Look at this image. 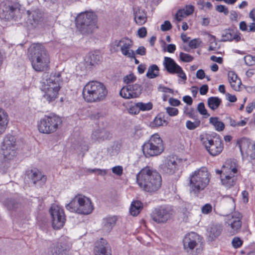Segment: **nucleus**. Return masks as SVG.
<instances>
[{"label":"nucleus","instance_id":"obj_1","mask_svg":"<svg viewBox=\"0 0 255 255\" xmlns=\"http://www.w3.org/2000/svg\"><path fill=\"white\" fill-rule=\"evenodd\" d=\"M136 182L142 190L152 193L160 188L162 179L158 172L146 167L136 175Z\"/></svg>","mask_w":255,"mask_h":255},{"label":"nucleus","instance_id":"obj_2","mask_svg":"<svg viewBox=\"0 0 255 255\" xmlns=\"http://www.w3.org/2000/svg\"><path fill=\"white\" fill-rule=\"evenodd\" d=\"M28 55L33 68L36 71L46 70L50 63L49 55L40 44H33L28 49Z\"/></svg>","mask_w":255,"mask_h":255},{"label":"nucleus","instance_id":"obj_3","mask_svg":"<svg viewBox=\"0 0 255 255\" xmlns=\"http://www.w3.org/2000/svg\"><path fill=\"white\" fill-rule=\"evenodd\" d=\"M210 180V173L205 167H201L192 172L188 177L189 192L198 196L209 184Z\"/></svg>","mask_w":255,"mask_h":255},{"label":"nucleus","instance_id":"obj_4","mask_svg":"<svg viewBox=\"0 0 255 255\" xmlns=\"http://www.w3.org/2000/svg\"><path fill=\"white\" fill-rule=\"evenodd\" d=\"M61 82L59 72L44 75L41 90L44 93L43 97L48 102L54 101L57 98Z\"/></svg>","mask_w":255,"mask_h":255},{"label":"nucleus","instance_id":"obj_5","mask_svg":"<svg viewBox=\"0 0 255 255\" xmlns=\"http://www.w3.org/2000/svg\"><path fill=\"white\" fill-rule=\"evenodd\" d=\"M107 93V90L103 84L96 81H92L87 83L84 87L82 95L86 101L91 103L104 100Z\"/></svg>","mask_w":255,"mask_h":255},{"label":"nucleus","instance_id":"obj_6","mask_svg":"<svg viewBox=\"0 0 255 255\" xmlns=\"http://www.w3.org/2000/svg\"><path fill=\"white\" fill-rule=\"evenodd\" d=\"M66 208L71 212L84 215L90 214L93 210L91 200L82 195L75 196Z\"/></svg>","mask_w":255,"mask_h":255},{"label":"nucleus","instance_id":"obj_7","mask_svg":"<svg viewBox=\"0 0 255 255\" xmlns=\"http://www.w3.org/2000/svg\"><path fill=\"white\" fill-rule=\"evenodd\" d=\"M95 15L92 12L80 13L76 18L77 28L83 34L92 33L96 27Z\"/></svg>","mask_w":255,"mask_h":255},{"label":"nucleus","instance_id":"obj_8","mask_svg":"<svg viewBox=\"0 0 255 255\" xmlns=\"http://www.w3.org/2000/svg\"><path fill=\"white\" fill-rule=\"evenodd\" d=\"M164 150L162 139L157 133L153 134L149 140L142 146V150L146 157L157 156Z\"/></svg>","mask_w":255,"mask_h":255},{"label":"nucleus","instance_id":"obj_9","mask_svg":"<svg viewBox=\"0 0 255 255\" xmlns=\"http://www.w3.org/2000/svg\"><path fill=\"white\" fill-rule=\"evenodd\" d=\"M61 123L62 120L58 116H45L38 122L37 127L40 132L50 134L56 131Z\"/></svg>","mask_w":255,"mask_h":255},{"label":"nucleus","instance_id":"obj_10","mask_svg":"<svg viewBox=\"0 0 255 255\" xmlns=\"http://www.w3.org/2000/svg\"><path fill=\"white\" fill-rule=\"evenodd\" d=\"M16 149L15 136L7 134L4 137L1 145V150L4 157L7 160L11 159L15 155Z\"/></svg>","mask_w":255,"mask_h":255},{"label":"nucleus","instance_id":"obj_11","mask_svg":"<svg viewBox=\"0 0 255 255\" xmlns=\"http://www.w3.org/2000/svg\"><path fill=\"white\" fill-rule=\"evenodd\" d=\"M173 214V210L169 206H162L155 209L151 214L152 219L157 223H165L170 219Z\"/></svg>","mask_w":255,"mask_h":255},{"label":"nucleus","instance_id":"obj_12","mask_svg":"<svg viewBox=\"0 0 255 255\" xmlns=\"http://www.w3.org/2000/svg\"><path fill=\"white\" fill-rule=\"evenodd\" d=\"M132 46V41L127 37H124L121 40H116L111 44L112 47L115 51H118L119 47L123 55L128 58H134L135 52L130 49Z\"/></svg>","mask_w":255,"mask_h":255},{"label":"nucleus","instance_id":"obj_13","mask_svg":"<svg viewBox=\"0 0 255 255\" xmlns=\"http://www.w3.org/2000/svg\"><path fill=\"white\" fill-rule=\"evenodd\" d=\"M203 144L209 153L212 156L219 155L224 148L223 141L219 136L206 138L203 141Z\"/></svg>","mask_w":255,"mask_h":255},{"label":"nucleus","instance_id":"obj_14","mask_svg":"<svg viewBox=\"0 0 255 255\" xmlns=\"http://www.w3.org/2000/svg\"><path fill=\"white\" fill-rule=\"evenodd\" d=\"M52 218V227L54 229L61 228L65 222V216L63 209L56 205H53L49 210Z\"/></svg>","mask_w":255,"mask_h":255},{"label":"nucleus","instance_id":"obj_15","mask_svg":"<svg viewBox=\"0 0 255 255\" xmlns=\"http://www.w3.org/2000/svg\"><path fill=\"white\" fill-rule=\"evenodd\" d=\"M71 243L67 237H61L51 247L50 255H69L68 251L71 247Z\"/></svg>","mask_w":255,"mask_h":255},{"label":"nucleus","instance_id":"obj_16","mask_svg":"<svg viewBox=\"0 0 255 255\" xmlns=\"http://www.w3.org/2000/svg\"><path fill=\"white\" fill-rule=\"evenodd\" d=\"M181 160L174 157H169L163 160L160 165V168L163 173L173 175L175 173L180 167Z\"/></svg>","mask_w":255,"mask_h":255},{"label":"nucleus","instance_id":"obj_17","mask_svg":"<svg viewBox=\"0 0 255 255\" xmlns=\"http://www.w3.org/2000/svg\"><path fill=\"white\" fill-rule=\"evenodd\" d=\"M201 237L194 232L187 234L183 240L184 248L187 251H191L196 248L197 253H199L202 249Z\"/></svg>","mask_w":255,"mask_h":255},{"label":"nucleus","instance_id":"obj_18","mask_svg":"<svg viewBox=\"0 0 255 255\" xmlns=\"http://www.w3.org/2000/svg\"><path fill=\"white\" fill-rule=\"evenodd\" d=\"M238 143L243 158L250 157L252 160L255 159V142H252L249 138L243 137Z\"/></svg>","mask_w":255,"mask_h":255},{"label":"nucleus","instance_id":"obj_19","mask_svg":"<svg viewBox=\"0 0 255 255\" xmlns=\"http://www.w3.org/2000/svg\"><path fill=\"white\" fill-rule=\"evenodd\" d=\"M163 65L166 71L171 74H177L183 80L186 79V76L182 68L170 57H164Z\"/></svg>","mask_w":255,"mask_h":255},{"label":"nucleus","instance_id":"obj_20","mask_svg":"<svg viewBox=\"0 0 255 255\" xmlns=\"http://www.w3.org/2000/svg\"><path fill=\"white\" fill-rule=\"evenodd\" d=\"M225 175L221 177L222 184L227 188L233 186L237 180V169L235 166H230V169H224Z\"/></svg>","mask_w":255,"mask_h":255},{"label":"nucleus","instance_id":"obj_21","mask_svg":"<svg viewBox=\"0 0 255 255\" xmlns=\"http://www.w3.org/2000/svg\"><path fill=\"white\" fill-rule=\"evenodd\" d=\"M141 86L137 84L128 85L124 87L120 91V95L125 99L138 97L141 93Z\"/></svg>","mask_w":255,"mask_h":255},{"label":"nucleus","instance_id":"obj_22","mask_svg":"<svg viewBox=\"0 0 255 255\" xmlns=\"http://www.w3.org/2000/svg\"><path fill=\"white\" fill-rule=\"evenodd\" d=\"M94 250L95 255H111L110 246L103 238L96 242Z\"/></svg>","mask_w":255,"mask_h":255},{"label":"nucleus","instance_id":"obj_23","mask_svg":"<svg viewBox=\"0 0 255 255\" xmlns=\"http://www.w3.org/2000/svg\"><path fill=\"white\" fill-rule=\"evenodd\" d=\"M28 176L32 183L37 186H41L46 181L45 176L42 175L41 172L36 169L31 170L28 174Z\"/></svg>","mask_w":255,"mask_h":255},{"label":"nucleus","instance_id":"obj_24","mask_svg":"<svg viewBox=\"0 0 255 255\" xmlns=\"http://www.w3.org/2000/svg\"><path fill=\"white\" fill-rule=\"evenodd\" d=\"M112 134L106 129H98L95 130L91 135L92 139L98 142H101L105 140H109L112 138Z\"/></svg>","mask_w":255,"mask_h":255},{"label":"nucleus","instance_id":"obj_25","mask_svg":"<svg viewBox=\"0 0 255 255\" xmlns=\"http://www.w3.org/2000/svg\"><path fill=\"white\" fill-rule=\"evenodd\" d=\"M241 33L233 29H228L225 30L222 33L221 41H235L239 42L241 40Z\"/></svg>","mask_w":255,"mask_h":255},{"label":"nucleus","instance_id":"obj_26","mask_svg":"<svg viewBox=\"0 0 255 255\" xmlns=\"http://www.w3.org/2000/svg\"><path fill=\"white\" fill-rule=\"evenodd\" d=\"M241 218V215L239 213H235L232 216L229 224L231 228L230 233L232 235H235L240 231L242 225Z\"/></svg>","mask_w":255,"mask_h":255},{"label":"nucleus","instance_id":"obj_27","mask_svg":"<svg viewBox=\"0 0 255 255\" xmlns=\"http://www.w3.org/2000/svg\"><path fill=\"white\" fill-rule=\"evenodd\" d=\"M228 78L231 87L236 91H240L242 82L237 74L233 71H230L228 72Z\"/></svg>","mask_w":255,"mask_h":255},{"label":"nucleus","instance_id":"obj_28","mask_svg":"<svg viewBox=\"0 0 255 255\" xmlns=\"http://www.w3.org/2000/svg\"><path fill=\"white\" fill-rule=\"evenodd\" d=\"M117 218L116 216H110L105 218L102 222V229L106 233H109L115 226Z\"/></svg>","mask_w":255,"mask_h":255},{"label":"nucleus","instance_id":"obj_29","mask_svg":"<svg viewBox=\"0 0 255 255\" xmlns=\"http://www.w3.org/2000/svg\"><path fill=\"white\" fill-rule=\"evenodd\" d=\"M27 13L28 15L30 23L35 26L40 21L42 17V13L39 9L27 10Z\"/></svg>","mask_w":255,"mask_h":255},{"label":"nucleus","instance_id":"obj_30","mask_svg":"<svg viewBox=\"0 0 255 255\" xmlns=\"http://www.w3.org/2000/svg\"><path fill=\"white\" fill-rule=\"evenodd\" d=\"M18 8L17 4H12L9 2L5 3L2 7V11L4 18L9 19L13 16L14 12Z\"/></svg>","mask_w":255,"mask_h":255},{"label":"nucleus","instance_id":"obj_31","mask_svg":"<svg viewBox=\"0 0 255 255\" xmlns=\"http://www.w3.org/2000/svg\"><path fill=\"white\" fill-rule=\"evenodd\" d=\"M134 18L136 24L141 25L147 20L146 14L143 10L139 8H135L134 9Z\"/></svg>","mask_w":255,"mask_h":255},{"label":"nucleus","instance_id":"obj_32","mask_svg":"<svg viewBox=\"0 0 255 255\" xmlns=\"http://www.w3.org/2000/svg\"><path fill=\"white\" fill-rule=\"evenodd\" d=\"M222 232V226L220 224L212 225L208 230V236L211 240H214L218 237Z\"/></svg>","mask_w":255,"mask_h":255},{"label":"nucleus","instance_id":"obj_33","mask_svg":"<svg viewBox=\"0 0 255 255\" xmlns=\"http://www.w3.org/2000/svg\"><path fill=\"white\" fill-rule=\"evenodd\" d=\"M8 116L2 109L0 108V134L3 133L8 123Z\"/></svg>","mask_w":255,"mask_h":255},{"label":"nucleus","instance_id":"obj_34","mask_svg":"<svg viewBox=\"0 0 255 255\" xmlns=\"http://www.w3.org/2000/svg\"><path fill=\"white\" fill-rule=\"evenodd\" d=\"M209 123L214 126L216 131H222L225 128L224 124L218 117H211L209 119Z\"/></svg>","mask_w":255,"mask_h":255},{"label":"nucleus","instance_id":"obj_35","mask_svg":"<svg viewBox=\"0 0 255 255\" xmlns=\"http://www.w3.org/2000/svg\"><path fill=\"white\" fill-rule=\"evenodd\" d=\"M142 208V203L140 201H134L131 204L129 212L131 215L135 216L139 214Z\"/></svg>","mask_w":255,"mask_h":255},{"label":"nucleus","instance_id":"obj_36","mask_svg":"<svg viewBox=\"0 0 255 255\" xmlns=\"http://www.w3.org/2000/svg\"><path fill=\"white\" fill-rule=\"evenodd\" d=\"M159 69L155 64L151 65L148 68L146 76L149 79H153L159 75Z\"/></svg>","mask_w":255,"mask_h":255},{"label":"nucleus","instance_id":"obj_37","mask_svg":"<svg viewBox=\"0 0 255 255\" xmlns=\"http://www.w3.org/2000/svg\"><path fill=\"white\" fill-rule=\"evenodd\" d=\"M208 105L212 110H216L221 103V100L217 97H211L208 99Z\"/></svg>","mask_w":255,"mask_h":255},{"label":"nucleus","instance_id":"obj_38","mask_svg":"<svg viewBox=\"0 0 255 255\" xmlns=\"http://www.w3.org/2000/svg\"><path fill=\"white\" fill-rule=\"evenodd\" d=\"M201 124V122L199 120L196 119L194 122L191 121H187L186 122V127L189 130H194L198 128Z\"/></svg>","mask_w":255,"mask_h":255},{"label":"nucleus","instance_id":"obj_39","mask_svg":"<svg viewBox=\"0 0 255 255\" xmlns=\"http://www.w3.org/2000/svg\"><path fill=\"white\" fill-rule=\"evenodd\" d=\"M4 204L8 210H14L19 206V204L17 201L13 199L6 200L4 201Z\"/></svg>","mask_w":255,"mask_h":255},{"label":"nucleus","instance_id":"obj_40","mask_svg":"<svg viewBox=\"0 0 255 255\" xmlns=\"http://www.w3.org/2000/svg\"><path fill=\"white\" fill-rule=\"evenodd\" d=\"M137 103V106L139 108V112L140 111H149L152 109L153 107V105L152 103L148 102L147 103H144L142 102H138Z\"/></svg>","mask_w":255,"mask_h":255},{"label":"nucleus","instance_id":"obj_41","mask_svg":"<svg viewBox=\"0 0 255 255\" xmlns=\"http://www.w3.org/2000/svg\"><path fill=\"white\" fill-rule=\"evenodd\" d=\"M197 110L201 115H203L206 118L210 116L203 103H200L198 105Z\"/></svg>","mask_w":255,"mask_h":255},{"label":"nucleus","instance_id":"obj_42","mask_svg":"<svg viewBox=\"0 0 255 255\" xmlns=\"http://www.w3.org/2000/svg\"><path fill=\"white\" fill-rule=\"evenodd\" d=\"M245 63L248 66H253L255 65V56L251 55H248L244 57Z\"/></svg>","mask_w":255,"mask_h":255},{"label":"nucleus","instance_id":"obj_43","mask_svg":"<svg viewBox=\"0 0 255 255\" xmlns=\"http://www.w3.org/2000/svg\"><path fill=\"white\" fill-rule=\"evenodd\" d=\"M179 57L180 59L184 62H190L193 60V56L188 54L184 53L183 52L180 53Z\"/></svg>","mask_w":255,"mask_h":255},{"label":"nucleus","instance_id":"obj_44","mask_svg":"<svg viewBox=\"0 0 255 255\" xmlns=\"http://www.w3.org/2000/svg\"><path fill=\"white\" fill-rule=\"evenodd\" d=\"M87 171L90 173H96L101 176H104L107 174V170L106 169H101L99 168L88 169Z\"/></svg>","mask_w":255,"mask_h":255},{"label":"nucleus","instance_id":"obj_45","mask_svg":"<svg viewBox=\"0 0 255 255\" xmlns=\"http://www.w3.org/2000/svg\"><path fill=\"white\" fill-rule=\"evenodd\" d=\"M230 161H227L225 163V164L223 165L221 170H216V172L218 174H222L221 177H224L225 175V173L223 172V170L224 169H230V166H232L230 165Z\"/></svg>","mask_w":255,"mask_h":255},{"label":"nucleus","instance_id":"obj_46","mask_svg":"<svg viewBox=\"0 0 255 255\" xmlns=\"http://www.w3.org/2000/svg\"><path fill=\"white\" fill-rule=\"evenodd\" d=\"M136 80V77L133 74H130L124 78V81L127 84L134 82Z\"/></svg>","mask_w":255,"mask_h":255},{"label":"nucleus","instance_id":"obj_47","mask_svg":"<svg viewBox=\"0 0 255 255\" xmlns=\"http://www.w3.org/2000/svg\"><path fill=\"white\" fill-rule=\"evenodd\" d=\"M128 112L130 114L137 115L139 113V110L137 106V103L130 106L128 109Z\"/></svg>","mask_w":255,"mask_h":255},{"label":"nucleus","instance_id":"obj_48","mask_svg":"<svg viewBox=\"0 0 255 255\" xmlns=\"http://www.w3.org/2000/svg\"><path fill=\"white\" fill-rule=\"evenodd\" d=\"M212 211V206L209 203L206 204L201 208V211L203 214H208L210 213Z\"/></svg>","mask_w":255,"mask_h":255},{"label":"nucleus","instance_id":"obj_49","mask_svg":"<svg viewBox=\"0 0 255 255\" xmlns=\"http://www.w3.org/2000/svg\"><path fill=\"white\" fill-rule=\"evenodd\" d=\"M201 41L199 39H194L189 43V46L192 49L197 48L201 44Z\"/></svg>","mask_w":255,"mask_h":255},{"label":"nucleus","instance_id":"obj_50","mask_svg":"<svg viewBox=\"0 0 255 255\" xmlns=\"http://www.w3.org/2000/svg\"><path fill=\"white\" fill-rule=\"evenodd\" d=\"M232 244L235 248H238L242 245L243 241L239 237H235L232 240Z\"/></svg>","mask_w":255,"mask_h":255},{"label":"nucleus","instance_id":"obj_51","mask_svg":"<svg viewBox=\"0 0 255 255\" xmlns=\"http://www.w3.org/2000/svg\"><path fill=\"white\" fill-rule=\"evenodd\" d=\"M183 9L185 10V15L186 16H188L193 13L194 11V6L191 4L186 5Z\"/></svg>","mask_w":255,"mask_h":255},{"label":"nucleus","instance_id":"obj_52","mask_svg":"<svg viewBox=\"0 0 255 255\" xmlns=\"http://www.w3.org/2000/svg\"><path fill=\"white\" fill-rule=\"evenodd\" d=\"M112 172L118 176H121L123 174V168L122 166H116L112 168Z\"/></svg>","mask_w":255,"mask_h":255},{"label":"nucleus","instance_id":"obj_53","mask_svg":"<svg viewBox=\"0 0 255 255\" xmlns=\"http://www.w3.org/2000/svg\"><path fill=\"white\" fill-rule=\"evenodd\" d=\"M166 112L170 116H175L178 114V110L175 108L167 107L166 108Z\"/></svg>","mask_w":255,"mask_h":255},{"label":"nucleus","instance_id":"obj_54","mask_svg":"<svg viewBox=\"0 0 255 255\" xmlns=\"http://www.w3.org/2000/svg\"><path fill=\"white\" fill-rule=\"evenodd\" d=\"M161 30L163 31H166L170 30L172 28L171 24L170 21H165L164 23L161 25Z\"/></svg>","mask_w":255,"mask_h":255},{"label":"nucleus","instance_id":"obj_55","mask_svg":"<svg viewBox=\"0 0 255 255\" xmlns=\"http://www.w3.org/2000/svg\"><path fill=\"white\" fill-rule=\"evenodd\" d=\"M184 16H186L185 10L183 8L179 9L176 14V19L178 21H181Z\"/></svg>","mask_w":255,"mask_h":255},{"label":"nucleus","instance_id":"obj_56","mask_svg":"<svg viewBox=\"0 0 255 255\" xmlns=\"http://www.w3.org/2000/svg\"><path fill=\"white\" fill-rule=\"evenodd\" d=\"M165 123L166 121L159 117H156L153 121V124L156 127L161 126Z\"/></svg>","mask_w":255,"mask_h":255},{"label":"nucleus","instance_id":"obj_57","mask_svg":"<svg viewBox=\"0 0 255 255\" xmlns=\"http://www.w3.org/2000/svg\"><path fill=\"white\" fill-rule=\"evenodd\" d=\"M216 9L219 12H223L225 14L227 15L229 13V10L227 7L223 5H218L216 6Z\"/></svg>","mask_w":255,"mask_h":255},{"label":"nucleus","instance_id":"obj_58","mask_svg":"<svg viewBox=\"0 0 255 255\" xmlns=\"http://www.w3.org/2000/svg\"><path fill=\"white\" fill-rule=\"evenodd\" d=\"M137 34L139 37L143 38L147 34L146 29L144 27H142L138 29L137 31Z\"/></svg>","mask_w":255,"mask_h":255},{"label":"nucleus","instance_id":"obj_59","mask_svg":"<svg viewBox=\"0 0 255 255\" xmlns=\"http://www.w3.org/2000/svg\"><path fill=\"white\" fill-rule=\"evenodd\" d=\"M135 53L141 56L145 55L146 54V49L143 46H140L136 50Z\"/></svg>","mask_w":255,"mask_h":255},{"label":"nucleus","instance_id":"obj_60","mask_svg":"<svg viewBox=\"0 0 255 255\" xmlns=\"http://www.w3.org/2000/svg\"><path fill=\"white\" fill-rule=\"evenodd\" d=\"M208 91V86L207 85H203L199 89L200 94L202 95H204L207 94Z\"/></svg>","mask_w":255,"mask_h":255},{"label":"nucleus","instance_id":"obj_61","mask_svg":"<svg viewBox=\"0 0 255 255\" xmlns=\"http://www.w3.org/2000/svg\"><path fill=\"white\" fill-rule=\"evenodd\" d=\"M230 17L231 20H234L237 22L238 20V14L237 12L234 10H232L230 12Z\"/></svg>","mask_w":255,"mask_h":255},{"label":"nucleus","instance_id":"obj_62","mask_svg":"<svg viewBox=\"0 0 255 255\" xmlns=\"http://www.w3.org/2000/svg\"><path fill=\"white\" fill-rule=\"evenodd\" d=\"M196 77L199 79H203L205 77V74L204 70L202 69L198 70L196 72Z\"/></svg>","mask_w":255,"mask_h":255},{"label":"nucleus","instance_id":"obj_63","mask_svg":"<svg viewBox=\"0 0 255 255\" xmlns=\"http://www.w3.org/2000/svg\"><path fill=\"white\" fill-rule=\"evenodd\" d=\"M169 104L173 106H178L180 104V102L177 99L170 98L169 99Z\"/></svg>","mask_w":255,"mask_h":255},{"label":"nucleus","instance_id":"obj_64","mask_svg":"<svg viewBox=\"0 0 255 255\" xmlns=\"http://www.w3.org/2000/svg\"><path fill=\"white\" fill-rule=\"evenodd\" d=\"M183 101L188 105H191L193 103L192 98L189 96H185L183 98Z\"/></svg>","mask_w":255,"mask_h":255}]
</instances>
